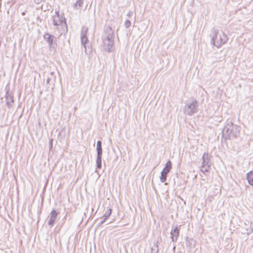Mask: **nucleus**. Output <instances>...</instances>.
I'll list each match as a JSON object with an SVG mask.
<instances>
[{
  "instance_id": "nucleus-19",
  "label": "nucleus",
  "mask_w": 253,
  "mask_h": 253,
  "mask_svg": "<svg viewBox=\"0 0 253 253\" xmlns=\"http://www.w3.org/2000/svg\"><path fill=\"white\" fill-rule=\"evenodd\" d=\"M97 158H102V149H96Z\"/></svg>"
},
{
  "instance_id": "nucleus-17",
  "label": "nucleus",
  "mask_w": 253,
  "mask_h": 253,
  "mask_svg": "<svg viewBox=\"0 0 253 253\" xmlns=\"http://www.w3.org/2000/svg\"><path fill=\"white\" fill-rule=\"evenodd\" d=\"M112 213V209L109 208L106 211L105 213L104 214L103 217H104L105 219H108V217L111 215Z\"/></svg>"
},
{
  "instance_id": "nucleus-15",
  "label": "nucleus",
  "mask_w": 253,
  "mask_h": 253,
  "mask_svg": "<svg viewBox=\"0 0 253 253\" xmlns=\"http://www.w3.org/2000/svg\"><path fill=\"white\" fill-rule=\"evenodd\" d=\"M159 251L158 242L154 243V245L151 248V253H158Z\"/></svg>"
},
{
  "instance_id": "nucleus-12",
  "label": "nucleus",
  "mask_w": 253,
  "mask_h": 253,
  "mask_svg": "<svg viewBox=\"0 0 253 253\" xmlns=\"http://www.w3.org/2000/svg\"><path fill=\"white\" fill-rule=\"evenodd\" d=\"M58 213L57 211L53 210L50 213L49 219L48 221V224L50 226H52L56 220Z\"/></svg>"
},
{
  "instance_id": "nucleus-16",
  "label": "nucleus",
  "mask_w": 253,
  "mask_h": 253,
  "mask_svg": "<svg viewBox=\"0 0 253 253\" xmlns=\"http://www.w3.org/2000/svg\"><path fill=\"white\" fill-rule=\"evenodd\" d=\"M84 1L83 0H77L76 2L74 4V8H78L79 7V8H81L83 7Z\"/></svg>"
},
{
  "instance_id": "nucleus-7",
  "label": "nucleus",
  "mask_w": 253,
  "mask_h": 253,
  "mask_svg": "<svg viewBox=\"0 0 253 253\" xmlns=\"http://www.w3.org/2000/svg\"><path fill=\"white\" fill-rule=\"evenodd\" d=\"M43 39L48 43V47L50 49L55 48L57 45V39L54 35L46 33L44 34Z\"/></svg>"
},
{
  "instance_id": "nucleus-6",
  "label": "nucleus",
  "mask_w": 253,
  "mask_h": 253,
  "mask_svg": "<svg viewBox=\"0 0 253 253\" xmlns=\"http://www.w3.org/2000/svg\"><path fill=\"white\" fill-rule=\"evenodd\" d=\"M198 107V102L196 100H192L185 105L184 113L188 116H192L193 114L197 112Z\"/></svg>"
},
{
  "instance_id": "nucleus-18",
  "label": "nucleus",
  "mask_w": 253,
  "mask_h": 253,
  "mask_svg": "<svg viewBox=\"0 0 253 253\" xmlns=\"http://www.w3.org/2000/svg\"><path fill=\"white\" fill-rule=\"evenodd\" d=\"M102 158H96V169H100L102 167Z\"/></svg>"
},
{
  "instance_id": "nucleus-10",
  "label": "nucleus",
  "mask_w": 253,
  "mask_h": 253,
  "mask_svg": "<svg viewBox=\"0 0 253 253\" xmlns=\"http://www.w3.org/2000/svg\"><path fill=\"white\" fill-rule=\"evenodd\" d=\"M5 98L6 105L8 108H11L14 104L13 96L8 91H7L5 96Z\"/></svg>"
},
{
  "instance_id": "nucleus-24",
  "label": "nucleus",
  "mask_w": 253,
  "mask_h": 253,
  "mask_svg": "<svg viewBox=\"0 0 253 253\" xmlns=\"http://www.w3.org/2000/svg\"><path fill=\"white\" fill-rule=\"evenodd\" d=\"M54 73L53 72H50V76L51 78H52L53 79H55V76H54Z\"/></svg>"
},
{
  "instance_id": "nucleus-20",
  "label": "nucleus",
  "mask_w": 253,
  "mask_h": 253,
  "mask_svg": "<svg viewBox=\"0 0 253 253\" xmlns=\"http://www.w3.org/2000/svg\"><path fill=\"white\" fill-rule=\"evenodd\" d=\"M102 143L101 141L100 140L97 141V146H96V149H102Z\"/></svg>"
},
{
  "instance_id": "nucleus-25",
  "label": "nucleus",
  "mask_w": 253,
  "mask_h": 253,
  "mask_svg": "<svg viewBox=\"0 0 253 253\" xmlns=\"http://www.w3.org/2000/svg\"><path fill=\"white\" fill-rule=\"evenodd\" d=\"M253 225L251 227V231L249 233H248V234H251L252 233H253Z\"/></svg>"
},
{
  "instance_id": "nucleus-14",
  "label": "nucleus",
  "mask_w": 253,
  "mask_h": 253,
  "mask_svg": "<svg viewBox=\"0 0 253 253\" xmlns=\"http://www.w3.org/2000/svg\"><path fill=\"white\" fill-rule=\"evenodd\" d=\"M247 179L249 184L253 186V171H250L247 174Z\"/></svg>"
},
{
  "instance_id": "nucleus-23",
  "label": "nucleus",
  "mask_w": 253,
  "mask_h": 253,
  "mask_svg": "<svg viewBox=\"0 0 253 253\" xmlns=\"http://www.w3.org/2000/svg\"><path fill=\"white\" fill-rule=\"evenodd\" d=\"M52 79H53L51 77H48L46 79V84H49L50 83V81L52 80Z\"/></svg>"
},
{
  "instance_id": "nucleus-1",
  "label": "nucleus",
  "mask_w": 253,
  "mask_h": 253,
  "mask_svg": "<svg viewBox=\"0 0 253 253\" xmlns=\"http://www.w3.org/2000/svg\"><path fill=\"white\" fill-rule=\"evenodd\" d=\"M53 24L58 31L59 35L66 34L68 31V27L66 18L64 17V14L60 15L59 10H55V14L52 15Z\"/></svg>"
},
{
  "instance_id": "nucleus-13",
  "label": "nucleus",
  "mask_w": 253,
  "mask_h": 253,
  "mask_svg": "<svg viewBox=\"0 0 253 253\" xmlns=\"http://www.w3.org/2000/svg\"><path fill=\"white\" fill-rule=\"evenodd\" d=\"M196 242L193 239L187 238L186 240V246L188 248L189 251L191 252L196 246Z\"/></svg>"
},
{
  "instance_id": "nucleus-5",
  "label": "nucleus",
  "mask_w": 253,
  "mask_h": 253,
  "mask_svg": "<svg viewBox=\"0 0 253 253\" xmlns=\"http://www.w3.org/2000/svg\"><path fill=\"white\" fill-rule=\"evenodd\" d=\"M211 156L206 152H205L202 156L201 171L205 174L206 172H209L211 169Z\"/></svg>"
},
{
  "instance_id": "nucleus-26",
  "label": "nucleus",
  "mask_w": 253,
  "mask_h": 253,
  "mask_svg": "<svg viewBox=\"0 0 253 253\" xmlns=\"http://www.w3.org/2000/svg\"><path fill=\"white\" fill-rule=\"evenodd\" d=\"M133 12L132 11H129L127 14V15L128 16H130L132 14Z\"/></svg>"
},
{
  "instance_id": "nucleus-22",
  "label": "nucleus",
  "mask_w": 253,
  "mask_h": 253,
  "mask_svg": "<svg viewBox=\"0 0 253 253\" xmlns=\"http://www.w3.org/2000/svg\"><path fill=\"white\" fill-rule=\"evenodd\" d=\"M103 219L100 221V222L99 224V226H101L102 224H103L106 220L107 219H105L104 217H103Z\"/></svg>"
},
{
  "instance_id": "nucleus-28",
  "label": "nucleus",
  "mask_w": 253,
  "mask_h": 253,
  "mask_svg": "<svg viewBox=\"0 0 253 253\" xmlns=\"http://www.w3.org/2000/svg\"><path fill=\"white\" fill-rule=\"evenodd\" d=\"M175 247L174 246L173 248V250H175Z\"/></svg>"
},
{
  "instance_id": "nucleus-21",
  "label": "nucleus",
  "mask_w": 253,
  "mask_h": 253,
  "mask_svg": "<svg viewBox=\"0 0 253 253\" xmlns=\"http://www.w3.org/2000/svg\"><path fill=\"white\" fill-rule=\"evenodd\" d=\"M131 22L128 20H126L125 22V26L126 28H129L130 26Z\"/></svg>"
},
{
  "instance_id": "nucleus-4",
  "label": "nucleus",
  "mask_w": 253,
  "mask_h": 253,
  "mask_svg": "<svg viewBox=\"0 0 253 253\" xmlns=\"http://www.w3.org/2000/svg\"><path fill=\"white\" fill-rule=\"evenodd\" d=\"M103 42L106 47V50L110 52L114 44V32L111 27H109L104 32L102 37Z\"/></svg>"
},
{
  "instance_id": "nucleus-9",
  "label": "nucleus",
  "mask_w": 253,
  "mask_h": 253,
  "mask_svg": "<svg viewBox=\"0 0 253 253\" xmlns=\"http://www.w3.org/2000/svg\"><path fill=\"white\" fill-rule=\"evenodd\" d=\"M87 31L88 28L87 27H83L81 32V43L84 46L85 52H87L86 44L88 41V39L86 36Z\"/></svg>"
},
{
  "instance_id": "nucleus-3",
  "label": "nucleus",
  "mask_w": 253,
  "mask_h": 253,
  "mask_svg": "<svg viewBox=\"0 0 253 253\" xmlns=\"http://www.w3.org/2000/svg\"><path fill=\"white\" fill-rule=\"evenodd\" d=\"M222 137L225 139L237 138L240 134V127L234 124L228 123L222 130Z\"/></svg>"
},
{
  "instance_id": "nucleus-8",
  "label": "nucleus",
  "mask_w": 253,
  "mask_h": 253,
  "mask_svg": "<svg viewBox=\"0 0 253 253\" xmlns=\"http://www.w3.org/2000/svg\"><path fill=\"white\" fill-rule=\"evenodd\" d=\"M171 169V163L170 161H168L166 164L165 168L161 172L160 181L161 182H165L167 180L168 173Z\"/></svg>"
},
{
  "instance_id": "nucleus-11",
  "label": "nucleus",
  "mask_w": 253,
  "mask_h": 253,
  "mask_svg": "<svg viewBox=\"0 0 253 253\" xmlns=\"http://www.w3.org/2000/svg\"><path fill=\"white\" fill-rule=\"evenodd\" d=\"M179 231L177 226L174 227L170 232V237L171 241L173 242H176L177 238L179 236Z\"/></svg>"
},
{
  "instance_id": "nucleus-2",
  "label": "nucleus",
  "mask_w": 253,
  "mask_h": 253,
  "mask_svg": "<svg viewBox=\"0 0 253 253\" xmlns=\"http://www.w3.org/2000/svg\"><path fill=\"white\" fill-rule=\"evenodd\" d=\"M210 37H211V43L217 47H219L225 44L228 40L227 35L222 31L215 28L211 29Z\"/></svg>"
},
{
  "instance_id": "nucleus-27",
  "label": "nucleus",
  "mask_w": 253,
  "mask_h": 253,
  "mask_svg": "<svg viewBox=\"0 0 253 253\" xmlns=\"http://www.w3.org/2000/svg\"><path fill=\"white\" fill-rule=\"evenodd\" d=\"M35 0V2L37 4H39L41 1V0Z\"/></svg>"
}]
</instances>
